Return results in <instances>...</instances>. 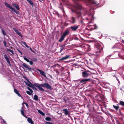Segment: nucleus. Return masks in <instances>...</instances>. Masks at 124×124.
Segmentation results:
<instances>
[{
  "mask_svg": "<svg viewBox=\"0 0 124 124\" xmlns=\"http://www.w3.org/2000/svg\"><path fill=\"white\" fill-rule=\"evenodd\" d=\"M113 107L114 108H115L116 110H117L118 108H119V107L118 106H115L113 105Z\"/></svg>",
  "mask_w": 124,
  "mask_h": 124,
  "instance_id": "36",
  "label": "nucleus"
},
{
  "mask_svg": "<svg viewBox=\"0 0 124 124\" xmlns=\"http://www.w3.org/2000/svg\"><path fill=\"white\" fill-rule=\"evenodd\" d=\"M38 112L42 116H44L45 114L42 111H41L40 110H38Z\"/></svg>",
  "mask_w": 124,
  "mask_h": 124,
  "instance_id": "24",
  "label": "nucleus"
},
{
  "mask_svg": "<svg viewBox=\"0 0 124 124\" xmlns=\"http://www.w3.org/2000/svg\"><path fill=\"white\" fill-rule=\"evenodd\" d=\"M39 84L37 83H35L34 84V86H35L37 87H38V86L39 85Z\"/></svg>",
  "mask_w": 124,
  "mask_h": 124,
  "instance_id": "39",
  "label": "nucleus"
},
{
  "mask_svg": "<svg viewBox=\"0 0 124 124\" xmlns=\"http://www.w3.org/2000/svg\"><path fill=\"white\" fill-rule=\"evenodd\" d=\"M27 120L29 123L31 124H34L31 118L29 117L28 118Z\"/></svg>",
  "mask_w": 124,
  "mask_h": 124,
  "instance_id": "13",
  "label": "nucleus"
},
{
  "mask_svg": "<svg viewBox=\"0 0 124 124\" xmlns=\"http://www.w3.org/2000/svg\"><path fill=\"white\" fill-rule=\"evenodd\" d=\"M93 19V17L92 18V21Z\"/></svg>",
  "mask_w": 124,
  "mask_h": 124,
  "instance_id": "54",
  "label": "nucleus"
},
{
  "mask_svg": "<svg viewBox=\"0 0 124 124\" xmlns=\"http://www.w3.org/2000/svg\"><path fill=\"white\" fill-rule=\"evenodd\" d=\"M27 88L28 90L31 93L33 92V91H32V89H31L29 87H28Z\"/></svg>",
  "mask_w": 124,
  "mask_h": 124,
  "instance_id": "38",
  "label": "nucleus"
},
{
  "mask_svg": "<svg viewBox=\"0 0 124 124\" xmlns=\"http://www.w3.org/2000/svg\"><path fill=\"white\" fill-rule=\"evenodd\" d=\"M31 87L33 89H34L36 90H38V89L35 87L34 85H32L31 86Z\"/></svg>",
  "mask_w": 124,
  "mask_h": 124,
  "instance_id": "29",
  "label": "nucleus"
},
{
  "mask_svg": "<svg viewBox=\"0 0 124 124\" xmlns=\"http://www.w3.org/2000/svg\"><path fill=\"white\" fill-rule=\"evenodd\" d=\"M78 26L74 25L73 26H71L70 28L72 31H75L78 28Z\"/></svg>",
  "mask_w": 124,
  "mask_h": 124,
  "instance_id": "5",
  "label": "nucleus"
},
{
  "mask_svg": "<svg viewBox=\"0 0 124 124\" xmlns=\"http://www.w3.org/2000/svg\"><path fill=\"white\" fill-rule=\"evenodd\" d=\"M30 49L31 51V52H32L33 51L31 47L30 48Z\"/></svg>",
  "mask_w": 124,
  "mask_h": 124,
  "instance_id": "49",
  "label": "nucleus"
},
{
  "mask_svg": "<svg viewBox=\"0 0 124 124\" xmlns=\"http://www.w3.org/2000/svg\"><path fill=\"white\" fill-rule=\"evenodd\" d=\"M27 1H28L29 0H26Z\"/></svg>",
  "mask_w": 124,
  "mask_h": 124,
  "instance_id": "58",
  "label": "nucleus"
},
{
  "mask_svg": "<svg viewBox=\"0 0 124 124\" xmlns=\"http://www.w3.org/2000/svg\"><path fill=\"white\" fill-rule=\"evenodd\" d=\"M90 79H83L80 82L81 83H83L84 82H86L90 81Z\"/></svg>",
  "mask_w": 124,
  "mask_h": 124,
  "instance_id": "22",
  "label": "nucleus"
},
{
  "mask_svg": "<svg viewBox=\"0 0 124 124\" xmlns=\"http://www.w3.org/2000/svg\"><path fill=\"white\" fill-rule=\"evenodd\" d=\"M21 112L22 115L23 116H24V113L23 111L22 110H21Z\"/></svg>",
  "mask_w": 124,
  "mask_h": 124,
  "instance_id": "41",
  "label": "nucleus"
},
{
  "mask_svg": "<svg viewBox=\"0 0 124 124\" xmlns=\"http://www.w3.org/2000/svg\"><path fill=\"white\" fill-rule=\"evenodd\" d=\"M5 4L7 7L11 9H12L13 8L9 4H8L7 2L5 3Z\"/></svg>",
  "mask_w": 124,
  "mask_h": 124,
  "instance_id": "21",
  "label": "nucleus"
},
{
  "mask_svg": "<svg viewBox=\"0 0 124 124\" xmlns=\"http://www.w3.org/2000/svg\"><path fill=\"white\" fill-rule=\"evenodd\" d=\"M117 123L118 124H121L120 123H119V122L118 121H117Z\"/></svg>",
  "mask_w": 124,
  "mask_h": 124,
  "instance_id": "50",
  "label": "nucleus"
},
{
  "mask_svg": "<svg viewBox=\"0 0 124 124\" xmlns=\"http://www.w3.org/2000/svg\"><path fill=\"white\" fill-rule=\"evenodd\" d=\"M90 23V22L89 23ZM88 25L89 26H91L90 28H92V30L95 29H96L97 28V27L95 24L94 25H91L90 24H88Z\"/></svg>",
  "mask_w": 124,
  "mask_h": 124,
  "instance_id": "12",
  "label": "nucleus"
},
{
  "mask_svg": "<svg viewBox=\"0 0 124 124\" xmlns=\"http://www.w3.org/2000/svg\"><path fill=\"white\" fill-rule=\"evenodd\" d=\"M63 111L64 112V113L65 115H69V111L67 109H64L63 110Z\"/></svg>",
  "mask_w": 124,
  "mask_h": 124,
  "instance_id": "9",
  "label": "nucleus"
},
{
  "mask_svg": "<svg viewBox=\"0 0 124 124\" xmlns=\"http://www.w3.org/2000/svg\"><path fill=\"white\" fill-rule=\"evenodd\" d=\"M3 122L5 123L6 122L5 121H3Z\"/></svg>",
  "mask_w": 124,
  "mask_h": 124,
  "instance_id": "57",
  "label": "nucleus"
},
{
  "mask_svg": "<svg viewBox=\"0 0 124 124\" xmlns=\"http://www.w3.org/2000/svg\"><path fill=\"white\" fill-rule=\"evenodd\" d=\"M70 56L69 55H67L61 58L60 60L61 61H62L63 60H66L69 58Z\"/></svg>",
  "mask_w": 124,
  "mask_h": 124,
  "instance_id": "10",
  "label": "nucleus"
},
{
  "mask_svg": "<svg viewBox=\"0 0 124 124\" xmlns=\"http://www.w3.org/2000/svg\"><path fill=\"white\" fill-rule=\"evenodd\" d=\"M85 15H86V14H88L89 15H91L90 11L88 12V11L86 10L85 11Z\"/></svg>",
  "mask_w": 124,
  "mask_h": 124,
  "instance_id": "27",
  "label": "nucleus"
},
{
  "mask_svg": "<svg viewBox=\"0 0 124 124\" xmlns=\"http://www.w3.org/2000/svg\"><path fill=\"white\" fill-rule=\"evenodd\" d=\"M65 47V46L64 45H63L60 48L61 52L63 49Z\"/></svg>",
  "mask_w": 124,
  "mask_h": 124,
  "instance_id": "35",
  "label": "nucleus"
},
{
  "mask_svg": "<svg viewBox=\"0 0 124 124\" xmlns=\"http://www.w3.org/2000/svg\"><path fill=\"white\" fill-rule=\"evenodd\" d=\"M72 11L73 12H75L76 13L77 15L78 16V18L80 17L81 16V12H80V11L77 12L76 11H75L74 10H72Z\"/></svg>",
  "mask_w": 124,
  "mask_h": 124,
  "instance_id": "15",
  "label": "nucleus"
},
{
  "mask_svg": "<svg viewBox=\"0 0 124 124\" xmlns=\"http://www.w3.org/2000/svg\"><path fill=\"white\" fill-rule=\"evenodd\" d=\"M14 92L19 97H20L21 98L23 99V98L22 96H21L20 94L19 93L18 91L16 89H14Z\"/></svg>",
  "mask_w": 124,
  "mask_h": 124,
  "instance_id": "7",
  "label": "nucleus"
},
{
  "mask_svg": "<svg viewBox=\"0 0 124 124\" xmlns=\"http://www.w3.org/2000/svg\"><path fill=\"white\" fill-rule=\"evenodd\" d=\"M12 4L14 6V7L17 10H19V8L18 5L17 4H14L12 3Z\"/></svg>",
  "mask_w": 124,
  "mask_h": 124,
  "instance_id": "17",
  "label": "nucleus"
},
{
  "mask_svg": "<svg viewBox=\"0 0 124 124\" xmlns=\"http://www.w3.org/2000/svg\"><path fill=\"white\" fill-rule=\"evenodd\" d=\"M4 56L5 58L7 61V62L9 64H10V62L9 61V59L7 55H6V54H5L4 55Z\"/></svg>",
  "mask_w": 124,
  "mask_h": 124,
  "instance_id": "14",
  "label": "nucleus"
},
{
  "mask_svg": "<svg viewBox=\"0 0 124 124\" xmlns=\"http://www.w3.org/2000/svg\"><path fill=\"white\" fill-rule=\"evenodd\" d=\"M75 39L77 40H79L77 38H75Z\"/></svg>",
  "mask_w": 124,
  "mask_h": 124,
  "instance_id": "48",
  "label": "nucleus"
},
{
  "mask_svg": "<svg viewBox=\"0 0 124 124\" xmlns=\"http://www.w3.org/2000/svg\"><path fill=\"white\" fill-rule=\"evenodd\" d=\"M24 103H22V105H23H23H24Z\"/></svg>",
  "mask_w": 124,
  "mask_h": 124,
  "instance_id": "55",
  "label": "nucleus"
},
{
  "mask_svg": "<svg viewBox=\"0 0 124 124\" xmlns=\"http://www.w3.org/2000/svg\"><path fill=\"white\" fill-rule=\"evenodd\" d=\"M27 2H29L30 3V4L31 5H32L33 4V2L31 0H29Z\"/></svg>",
  "mask_w": 124,
  "mask_h": 124,
  "instance_id": "32",
  "label": "nucleus"
},
{
  "mask_svg": "<svg viewBox=\"0 0 124 124\" xmlns=\"http://www.w3.org/2000/svg\"><path fill=\"white\" fill-rule=\"evenodd\" d=\"M32 52L33 53H34V54H35V51H32Z\"/></svg>",
  "mask_w": 124,
  "mask_h": 124,
  "instance_id": "53",
  "label": "nucleus"
},
{
  "mask_svg": "<svg viewBox=\"0 0 124 124\" xmlns=\"http://www.w3.org/2000/svg\"><path fill=\"white\" fill-rule=\"evenodd\" d=\"M34 99L36 101L38 100V97L37 95H35L34 96Z\"/></svg>",
  "mask_w": 124,
  "mask_h": 124,
  "instance_id": "34",
  "label": "nucleus"
},
{
  "mask_svg": "<svg viewBox=\"0 0 124 124\" xmlns=\"http://www.w3.org/2000/svg\"><path fill=\"white\" fill-rule=\"evenodd\" d=\"M70 22L72 23H74L75 22V18L73 17H72L70 18Z\"/></svg>",
  "mask_w": 124,
  "mask_h": 124,
  "instance_id": "18",
  "label": "nucleus"
},
{
  "mask_svg": "<svg viewBox=\"0 0 124 124\" xmlns=\"http://www.w3.org/2000/svg\"><path fill=\"white\" fill-rule=\"evenodd\" d=\"M12 10L14 11L17 14H18V11L16 10L14 8H13L12 9Z\"/></svg>",
  "mask_w": 124,
  "mask_h": 124,
  "instance_id": "28",
  "label": "nucleus"
},
{
  "mask_svg": "<svg viewBox=\"0 0 124 124\" xmlns=\"http://www.w3.org/2000/svg\"><path fill=\"white\" fill-rule=\"evenodd\" d=\"M13 29L14 30L15 32H16V33L19 36L21 37L22 36V35L20 32L18 31L17 29H16L15 28H13Z\"/></svg>",
  "mask_w": 124,
  "mask_h": 124,
  "instance_id": "11",
  "label": "nucleus"
},
{
  "mask_svg": "<svg viewBox=\"0 0 124 124\" xmlns=\"http://www.w3.org/2000/svg\"><path fill=\"white\" fill-rule=\"evenodd\" d=\"M89 75V74L86 71H83L82 72V75L83 77L86 78Z\"/></svg>",
  "mask_w": 124,
  "mask_h": 124,
  "instance_id": "4",
  "label": "nucleus"
},
{
  "mask_svg": "<svg viewBox=\"0 0 124 124\" xmlns=\"http://www.w3.org/2000/svg\"><path fill=\"white\" fill-rule=\"evenodd\" d=\"M37 59L36 58H35L32 60L34 62H36L37 61Z\"/></svg>",
  "mask_w": 124,
  "mask_h": 124,
  "instance_id": "46",
  "label": "nucleus"
},
{
  "mask_svg": "<svg viewBox=\"0 0 124 124\" xmlns=\"http://www.w3.org/2000/svg\"><path fill=\"white\" fill-rule=\"evenodd\" d=\"M69 31L68 30H67L65 31L62 35L65 37L69 34Z\"/></svg>",
  "mask_w": 124,
  "mask_h": 124,
  "instance_id": "20",
  "label": "nucleus"
},
{
  "mask_svg": "<svg viewBox=\"0 0 124 124\" xmlns=\"http://www.w3.org/2000/svg\"><path fill=\"white\" fill-rule=\"evenodd\" d=\"M65 37L62 35L59 41L60 42H62V40H63L65 38Z\"/></svg>",
  "mask_w": 124,
  "mask_h": 124,
  "instance_id": "23",
  "label": "nucleus"
},
{
  "mask_svg": "<svg viewBox=\"0 0 124 124\" xmlns=\"http://www.w3.org/2000/svg\"><path fill=\"white\" fill-rule=\"evenodd\" d=\"M7 51H9V52H11L13 55H14V54L13 51L11 49H7Z\"/></svg>",
  "mask_w": 124,
  "mask_h": 124,
  "instance_id": "31",
  "label": "nucleus"
},
{
  "mask_svg": "<svg viewBox=\"0 0 124 124\" xmlns=\"http://www.w3.org/2000/svg\"><path fill=\"white\" fill-rule=\"evenodd\" d=\"M29 62V63L31 65H32L33 64V63L31 61H30Z\"/></svg>",
  "mask_w": 124,
  "mask_h": 124,
  "instance_id": "45",
  "label": "nucleus"
},
{
  "mask_svg": "<svg viewBox=\"0 0 124 124\" xmlns=\"http://www.w3.org/2000/svg\"><path fill=\"white\" fill-rule=\"evenodd\" d=\"M19 51V52H20V53L21 54H22V52L21 51Z\"/></svg>",
  "mask_w": 124,
  "mask_h": 124,
  "instance_id": "56",
  "label": "nucleus"
},
{
  "mask_svg": "<svg viewBox=\"0 0 124 124\" xmlns=\"http://www.w3.org/2000/svg\"><path fill=\"white\" fill-rule=\"evenodd\" d=\"M42 85L43 84L39 85L38 86V88L39 90L44 91V89L42 87Z\"/></svg>",
  "mask_w": 124,
  "mask_h": 124,
  "instance_id": "16",
  "label": "nucleus"
},
{
  "mask_svg": "<svg viewBox=\"0 0 124 124\" xmlns=\"http://www.w3.org/2000/svg\"><path fill=\"white\" fill-rule=\"evenodd\" d=\"M37 70L39 71L40 73V74L43 76H44V77H46V75L45 73L42 70H41L39 69H37Z\"/></svg>",
  "mask_w": 124,
  "mask_h": 124,
  "instance_id": "6",
  "label": "nucleus"
},
{
  "mask_svg": "<svg viewBox=\"0 0 124 124\" xmlns=\"http://www.w3.org/2000/svg\"><path fill=\"white\" fill-rule=\"evenodd\" d=\"M22 66L25 68H26L29 71H31V69L30 67L28 65L25 63H23V64Z\"/></svg>",
  "mask_w": 124,
  "mask_h": 124,
  "instance_id": "3",
  "label": "nucleus"
},
{
  "mask_svg": "<svg viewBox=\"0 0 124 124\" xmlns=\"http://www.w3.org/2000/svg\"><path fill=\"white\" fill-rule=\"evenodd\" d=\"M24 104H25L26 105V106H28V105L27 104V103H24Z\"/></svg>",
  "mask_w": 124,
  "mask_h": 124,
  "instance_id": "52",
  "label": "nucleus"
},
{
  "mask_svg": "<svg viewBox=\"0 0 124 124\" xmlns=\"http://www.w3.org/2000/svg\"><path fill=\"white\" fill-rule=\"evenodd\" d=\"M22 43L24 45H25V46H26L28 48H29V46L27 45L26 44V43L25 42L23 41H22Z\"/></svg>",
  "mask_w": 124,
  "mask_h": 124,
  "instance_id": "30",
  "label": "nucleus"
},
{
  "mask_svg": "<svg viewBox=\"0 0 124 124\" xmlns=\"http://www.w3.org/2000/svg\"><path fill=\"white\" fill-rule=\"evenodd\" d=\"M28 82L29 83V84H27V85L31 87V86L32 85H33V84H32L30 81H29Z\"/></svg>",
  "mask_w": 124,
  "mask_h": 124,
  "instance_id": "33",
  "label": "nucleus"
},
{
  "mask_svg": "<svg viewBox=\"0 0 124 124\" xmlns=\"http://www.w3.org/2000/svg\"><path fill=\"white\" fill-rule=\"evenodd\" d=\"M46 124H53L50 122H46Z\"/></svg>",
  "mask_w": 124,
  "mask_h": 124,
  "instance_id": "43",
  "label": "nucleus"
},
{
  "mask_svg": "<svg viewBox=\"0 0 124 124\" xmlns=\"http://www.w3.org/2000/svg\"><path fill=\"white\" fill-rule=\"evenodd\" d=\"M2 32L3 33V34H4V35H6V32H5V31L4 30H3L2 29Z\"/></svg>",
  "mask_w": 124,
  "mask_h": 124,
  "instance_id": "42",
  "label": "nucleus"
},
{
  "mask_svg": "<svg viewBox=\"0 0 124 124\" xmlns=\"http://www.w3.org/2000/svg\"><path fill=\"white\" fill-rule=\"evenodd\" d=\"M107 85L106 84H105L103 86V87L106 89H109L110 85L108 83H107Z\"/></svg>",
  "mask_w": 124,
  "mask_h": 124,
  "instance_id": "19",
  "label": "nucleus"
},
{
  "mask_svg": "<svg viewBox=\"0 0 124 124\" xmlns=\"http://www.w3.org/2000/svg\"><path fill=\"white\" fill-rule=\"evenodd\" d=\"M46 124H53L50 122H46Z\"/></svg>",
  "mask_w": 124,
  "mask_h": 124,
  "instance_id": "44",
  "label": "nucleus"
},
{
  "mask_svg": "<svg viewBox=\"0 0 124 124\" xmlns=\"http://www.w3.org/2000/svg\"><path fill=\"white\" fill-rule=\"evenodd\" d=\"M94 48L97 53L100 52L101 49V46L99 43H97L95 44Z\"/></svg>",
  "mask_w": 124,
  "mask_h": 124,
  "instance_id": "1",
  "label": "nucleus"
},
{
  "mask_svg": "<svg viewBox=\"0 0 124 124\" xmlns=\"http://www.w3.org/2000/svg\"><path fill=\"white\" fill-rule=\"evenodd\" d=\"M44 0H42L43 1Z\"/></svg>",
  "mask_w": 124,
  "mask_h": 124,
  "instance_id": "59",
  "label": "nucleus"
},
{
  "mask_svg": "<svg viewBox=\"0 0 124 124\" xmlns=\"http://www.w3.org/2000/svg\"><path fill=\"white\" fill-rule=\"evenodd\" d=\"M74 7L78 9H80L81 8V5L78 3H76V5L74 6Z\"/></svg>",
  "mask_w": 124,
  "mask_h": 124,
  "instance_id": "8",
  "label": "nucleus"
},
{
  "mask_svg": "<svg viewBox=\"0 0 124 124\" xmlns=\"http://www.w3.org/2000/svg\"><path fill=\"white\" fill-rule=\"evenodd\" d=\"M120 104L121 105L124 107V102L123 101H121L120 102Z\"/></svg>",
  "mask_w": 124,
  "mask_h": 124,
  "instance_id": "37",
  "label": "nucleus"
},
{
  "mask_svg": "<svg viewBox=\"0 0 124 124\" xmlns=\"http://www.w3.org/2000/svg\"><path fill=\"white\" fill-rule=\"evenodd\" d=\"M42 87H46V88L49 90H52V88L51 86L47 83H45L43 84Z\"/></svg>",
  "mask_w": 124,
  "mask_h": 124,
  "instance_id": "2",
  "label": "nucleus"
},
{
  "mask_svg": "<svg viewBox=\"0 0 124 124\" xmlns=\"http://www.w3.org/2000/svg\"><path fill=\"white\" fill-rule=\"evenodd\" d=\"M24 116V117H25V118H28V117H27L25 115H24V116Z\"/></svg>",
  "mask_w": 124,
  "mask_h": 124,
  "instance_id": "51",
  "label": "nucleus"
},
{
  "mask_svg": "<svg viewBox=\"0 0 124 124\" xmlns=\"http://www.w3.org/2000/svg\"><path fill=\"white\" fill-rule=\"evenodd\" d=\"M45 120L47 121H51V118L50 117H47L45 118Z\"/></svg>",
  "mask_w": 124,
  "mask_h": 124,
  "instance_id": "25",
  "label": "nucleus"
},
{
  "mask_svg": "<svg viewBox=\"0 0 124 124\" xmlns=\"http://www.w3.org/2000/svg\"><path fill=\"white\" fill-rule=\"evenodd\" d=\"M26 93L30 95H31L32 94V93H31L30 91H26Z\"/></svg>",
  "mask_w": 124,
  "mask_h": 124,
  "instance_id": "26",
  "label": "nucleus"
},
{
  "mask_svg": "<svg viewBox=\"0 0 124 124\" xmlns=\"http://www.w3.org/2000/svg\"><path fill=\"white\" fill-rule=\"evenodd\" d=\"M24 59L26 61L28 62H29L30 61L29 60L26 58L24 57Z\"/></svg>",
  "mask_w": 124,
  "mask_h": 124,
  "instance_id": "40",
  "label": "nucleus"
},
{
  "mask_svg": "<svg viewBox=\"0 0 124 124\" xmlns=\"http://www.w3.org/2000/svg\"><path fill=\"white\" fill-rule=\"evenodd\" d=\"M3 43L5 46H6V42H5V41H3Z\"/></svg>",
  "mask_w": 124,
  "mask_h": 124,
  "instance_id": "47",
  "label": "nucleus"
}]
</instances>
